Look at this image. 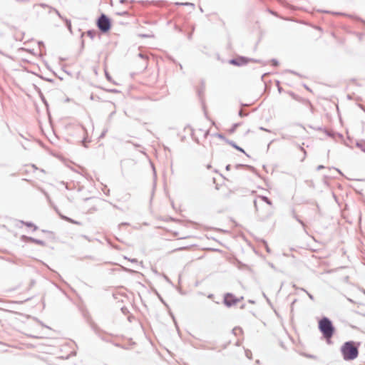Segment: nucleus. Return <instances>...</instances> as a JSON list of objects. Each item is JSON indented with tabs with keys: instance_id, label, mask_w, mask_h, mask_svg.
Instances as JSON below:
<instances>
[{
	"instance_id": "f8f14e48",
	"label": "nucleus",
	"mask_w": 365,
	"mask_h": 365,
	"mask_svg": "<svg viewBox=\"0 0 365 365\" xmlns=\"http://www.w3.org/2000/svg\"><path fill=\"white\" fill-rule=\"evenodd\" d=\"M106 76L108 81H111L110 76L109 75V73L108 72H106Z\"/></svg>"
},
{
	"instance_id": "7ed1b4c3",
	"label": "nucleus",
	"mask_w": 365,
	"mask_h": 365,
	"mask_svg": "<svg viewBox=\"0 0 365 365\" xmlns=\"http://www.w3.org/2000/svg\"><path fill=\"white\" fill-rule=\"evenodd\" d=\"M227 133L230 134L237 133L238 134V138L243 140L249 134L250 129L243 124L239 123L233 125L230 128L227 129Z\"/></svg>"
},
{
	"instance_id": "423d86ee",
	"label": "nucleus",
	"mask_w": 365,
	"mask_h": 365,
	"mask_svg": "<svg viewBox=\"0 0 365 365\" xmlns=\"http://www.w3.org/2000/svg\"><path fill=\"white\" fill-rule=\"evenodd\" d=\"M263 202H266L269 206L272 205V202L267 197L258 196L255 200V207L257 210H259V207Z\"/></svg>"
},
{
	"instance_id": "2eb2a0df",
	"label": "nucleus",
	"mask_w": 365,
	"mask_h": 365,
	"mask_svg": "<svg viewBox=\"0 0 365 365\" xmlns=\"http://www.w3.org/2000/svg\"><path fill=\"white\" fill-rule=\"evenodd\" d=\"M27 226H32L31 224H26Z\"/></svg>"
},
{
	"instance_id": "ddd939ff",
	"label": "nucleus",
	"mask_w": 365,
	"mask_h": 365,
	"mask_svg": "<svg viewBox=\"0 0 365 365\" xmlns=\"http://www.w3.org/2000/svg\"><path fill=\"white\" fill-rule=\"evenodd\" d=\"M34 242H36L37 244H39V245H44V243L42 242V241H39V240H34Z\"/></svg>"
},
{
	"instance_id": "f257e3e1",
	"label": "nucleus",
	"mask_w": 365,
	"mask_h": 365,
	"mask_svg": "<svg viewBox=\"0 0 365 365\" xmlns=\"http://www.w3.org/2000/svg\"><path fill=\"white\" fill-rule=\"evenodd\" d=\"M359 343L356 344L354 341L345 342L341 347V351L344 360L355 359L359 355L358 347Z\"/></svg>"
},
{
	"instance_id": "0eeeda50",
	"label": "nucleus",
	"mask_w": 365,
	"mask_h": 365,
	"mask_svg": "<svg viewBox=\"0 0 365 365\" xmlns=\"http://www.w3.org/2000/svg\"><path fill=\"white\" fill-rule=\"evenodd\" d=\"M247 63L248 59L245 57H238L230 61V64L237 66L246 65Z\"/></svg>"
},
{
	"instance_id": "20e7f679",
	"label": "nucleus",
	"mask_w": 365,
	"mask_h": 365,
	"mask_svg": "<svg viewBox=\"0 0 365 365\" xmlns=\"http://www.w3.org/2000/svg\"><path fill=\"white\" fill-rule=\"evenodd\" d=\"M97 26L102 32L106 33L110 29L111 23L105 14H102L97 21Z\"/></svg>"
},
{
	"instance_id": "4468645a",
	"label": "nucleus",
	"mask_w": 365,
	"mask_h": 365,
	"mask_svg": "<svg viewBox=\"0 0 365 365\" xmlns=\"http://www.w3.org/2000/svg\"><path fill=\"white\" fill-rule=\"evenodd\" d=\"M88 35H89V36H91V35H92V32H91V31H88Z\"/></svg>"
},
{
	"instance_id": "f03ea898",
	"label": "nucleus",
	"mask_w": 365,
	"mask_h": 365,
	"mask_svg": "<svg viewBox=\"0 0 365 365\" xmlns=\"http://www.w3.org/2000/svg\"><path fill=\"white\" fill-rule=\"evenodd\" d=\"M319 329L327 341L330 343L331 339L334 333V327L331 322L327 317L322 318L319 322Z\"/></svg>"
},
{
	"instance_id": "6e6552de",
	"label": "nucleus",
	"mask_w": 365,
	"mask_h": 365,
	"mask_svg": "<svg viewBox=\"0 0 365 365\" xmlns=\"http://www.w3.org/2000/svg\"><path fill=\"white\" fill-rule=\"evenodd\" d=\"M173 235L175 237H178V238H180V239H186V238L190 237V236H189V235H180L179 232H175V231L173 232Z\"/></svg>"
},
{
	"instance_id": "9d476101",
	"label": "nucleus",
	"mask_w": 365,
	"mask_h": 365,
	"mask_svg": "<svg viewBox=\"0 0 365 365\" xmlns=\"http://www.w3.org/2000/svg\"><path fill=\"white\" fill-rule=\"evenodd\" d=\"M304 103L309 106L311 112L313 113L314 112V108H313L312 105L311 104V103L309 101H305Z\"/></svg>"
},
{
	"instance_id": "1a4fd4ad",
	"label": "nucleus",
	"mask_w": 365,
	"mask_h": 365,
	"mask_svg": "<svg viewBox=\"0 0 365 365\" xmlns=\"http://www.w3.org/2000/svg\"><path fill=\"white\" fill-rule=\"evenodd\" d=\"M230 144L232 145V146H233L237 150L245 153L244 150L242 148H241L240 147L237 146L236 144H235V143H230Z\"/></svg>"
},
{
	"instance_id": "39448f33",
	"label": "nucleus",
	"mask_w": 365,
	"mask_h": 365,
	"mask_svg": "<svg viewBox=\"0 0 365 365\" xmlns=\"http://www.w3.org/2000/svg\"><path fill=\"white\" fill-rule=\"evenodd\" d=\"M243 300V297H237L232 294H226L224 297V303L227 307H231L237 304Z\"/></svg>"
},
{
	"instance_id": "9b49d317",
	"label": "nucleus",
	"mask_w": 365,
	"mask_h": 365,
	"mask_svg": "<svg viewBox=\"0 0 365 365\" xmlns=\"http://www.w3.org/2000/svg\"><path fill=\"white\" fill-rule=\"evenodd\" d=\"M66 220L70 222H71V223H73V224H77V225L79 224L78 222H76V221H74V220H71L70 218H66Z\"/></svg>"
}]
</instances>
